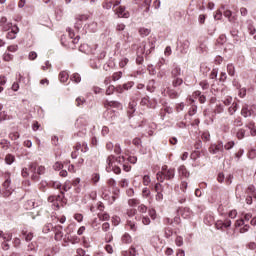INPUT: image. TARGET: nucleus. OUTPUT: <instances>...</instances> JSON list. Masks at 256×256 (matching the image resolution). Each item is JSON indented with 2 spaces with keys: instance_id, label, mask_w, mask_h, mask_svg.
Returning a JSON list of instances; mask_svg holds the SVG:
<instances>
[{
  "instance_id": "obj_30",
  "label": "nucleus",
  "mask_w": 256,
  "mask_h": 256,
  "mask_svg": "<svg viewBox=\"0 0 256 256\" xmlns=\"http://www.w3.org/2000/svg\"><path fill=\"white\" fill-rule=\"evenodd\" d=\"M127 227H129L130 231H137V224L132 219L127 220Z\"/></svg>"
},
{
  "instance_id": "obj_21",
  "label": "nucleus",
  "mask_w": 256,
  "mask_h": 256,
  "mask_svg": "<svg viewBox=\"0 0 256 256\" xmlns=\"http://www.w3.org/2000/svg\"><path fill=\"white\" fill-rule=\"evenodd\" d=\"M59 79L61 83H67V81H69V73L67 71H61Z\"/></svg>"
},
{
  "instance_id": "obj_35",
  "label": "nucleus",
  "mask_w": 256,
  "mask_h": 256,
  "mask_svg": "<svg viewBox=\"0 0 256 256\" xmlns=\"http://www.w3.org/2000/svg\"><path fill=\"white\" fill-rule=\"evenodd\" d=\"M26 205L27 209H35V207H39V204L35 203V200H28Z\"/></svg>"
},
{
  "instance_id": "obj_40",
  "label": "nucleus",
  "mask_w": 256,
  "mask_h": 256,
  "mask_svg": "<svg viewBox=\"0 0 256 256\" xmlns=\"http://www.w3.org/2000/svg\"><path fill=\"white\" fill-rule=\"evenodd\" d=\"M139 33L142 37H147L151 33V30L148 28H140Z\"/></svg>"
},
{
  "instance_id": "obj_20",
  "label": "nucleus",
  "mask_w": 256,
  "mask_h": 256,
  "mask_svg": "<svg viewBox=\"0 0 256 256\" xmlns=\"http://www.w3.org/2000/svg\"><path fill=\"white\" fill-rule=\"evenodd\" d=\"M155 89H157L155 80H150L147 85V91H149V93H155Z\"/></svg>"
},
{
  "instance_id": "obj_27",
  "label": "nucleus",
  "mask_w": 256,
  "mask_h": 256,
  "mask_svg": "<svg viewBox=\"0 0 256 256\" xmlns=\"http://www.w3.org/2000/svg\"><path fill=\"white\" fill-rule=\"evenodd\" d=\"M193 215V212H191V209L189 208H184L182 210V214L181 216L183 217V219H190V217Z\"/></svg>"
},
{
  "instance_id": "obj_50",
  "label": "nucleus",
  "mask_w": 256,
  "mask_h": 256,
  "mask_svg": "<svg viewBox=\"0 0 256 256\" xmlns=\"http://www.w3.org/2000/svg\"><path fill=\"white\" fill-rule=\"evenodd\" d=\"M224 111H225V107L223 105L219 104L216 106L214 113L221 114Z\"/></svg>"
},
{
  "instance_id": "obj_25",
  "label": "nucleus",
  "mask_w": 256,
  "mask_h": 256,
  "mask_svg": "<svg viewBox=\"0 0 256 256\" xmlns=\"http://www.w3.org/2000/svg\"><path fill=\"white\" fill-rule=\"evenodd\" d=\"M183 84V78H172V87L177 89V87H181Z\"/></svg>"
},
{
  "instance_id": "obj_33",
  "label": "nucleus",
  "mask_w": 256,
  "mask_h": 256,
  "mask_svg": "<svg viewBox=\"0 0 256 256\" xmlns=\"http://www.w3.org/2000/svg\"><path fill=\"white\" fill-rule=\"evenodd\" d=\"M104 107H119V102L106 100L104 101Z\"/></svg>"
},
{
  "instance_id": "obj_36",
  "label": "nucleus",
  "mask_w": 256,
  "mask_h": 256,
  "mask_svg": "<svg viewBox=\"0 0 256 256\" xmlns=\"http://www.w3.org/2000/svg\"><path fill=\"white\" fill-rule=\"evenodd\" d=\"M235 147V141H229L225 145H223V150L230 151V149H233Z\"/></svg>"
},
{
  "instance_id": "obj_63",
  "label": "nucleus",
  "mask_w": 256,
  "mask_h": 256,
  "mask_svg": "<svg viewBox=\"0 0 256 256\" xmlns=\"http://www.w3.org/2000/svg\"><path fill=\"white\" fill-rule=\"evenodd\" d=\"M256 157V150L255 149H251L248 153V158L249 159H255Z\"/></svg>"
},
{
  "instance_id": "obj_41",
  "label": "nucleus",
  "mask_w": 256,
  "mask_h": 256,
  "mask_svg": "<svg viewBox=\"0 0 256 256\" xmlns=\"http://www.w3.org/2000/svg\"><path fill=\"white\" fill-rule=\"evenodd\" d=\"M227 71L228 74H230V76L233 77L235 75V66H233V64H228Z\"/></svg>"
},
{
  "instance_id": "obj_16",
  "label": "nucleus",
  "mask_w": 256,
  "mask_h": 256,
  "mask_svg": "<svg viewBox=\"0 0 256 256\" xmlns=\"http://www.w3.org/2000/svg\"><path fill=\"white\" fill-rule=\"evenodd\" d=\"M246 193H247L248 197H253V199H256L255 186H253V185L248 186V188L246 189Z\"/></svg>"
},
{
  "instance_id": "obj_58",
  "label": "nucleus",
  "mask_w": 256,
  "mask_h": 256,
  "mask_svg": "<svg viewBox=\"0 0 256 256\" xmlns=\"http://www.w3.org/2000/svg\"><path fill=\"white\" fill-rule=\"evenodd\" d=\"M148 72L149 75H157V70H155V67H153V65L148 66Z\"/></svg>"
},
{
  "instance_id": "obj_17",
  "label": "nucleus",
  "mask_w": 256,
  "mask_h": 256,
  "mask_svg": "<svg viewBox=\"0 0 256 256\" xmlns=\"http://www.w3.org/2000/svg\"><path fill=\"white\" fill-rule=\"evenodd\" d=\"M178 173L180 177H185V179H188L189 177V171H187V168L185 166H180L178 169Z\"/></svg>"
},
{
  "instance_id": "obj_61",
  "label": "nucleus",
  "mask_w": 256,
  "mask_h": 256,
  "mask_svg": "<svg viewBox=\"0 0 256 256\" xmlns=\"http://www.w3.org/2000/svg\"><path fill=\"white\" fill-rule=\"evenodd\" d=\"M187 187H188V183L185 182V181H182L181 182V185H180V189L183 193H185L187 191Z\"/></svg>"
},
{
  "instance_id": "obj_31",
  "label": "nucleus",
  "mask_w": 256,
  "mask_h": 256,
  "mask_svg": "<svg viewBox=\"0 0 256 256\" xmlns=\"http://www.w3.org/2000/svg\"><path fill=\"white\" fill-rule=\"evenodd\" d=\"M122 243H124V245H129V243H131L133 240L131 239V235L125 233L122 238H121Z\"/></svg>"
},
{
  "instance_id": "obj_29",
  "label": "nucleus",
  "mask_w": 256,
  "mask_h": 256,
  "mask_svg": "<svg viewBox=\"0 0 256 256\" xmlns=\"http://www.w3.org/2000/svg\"><path fill=\"white\" fill-rule=\"evenodd\" d=\"M0 239H3V241H11V239H13V234L0 231Z\"/></svg>"
},
{
  "instance_id": "obj_42",
  "label": "nucleus",
  "mask_w": 256,
  "mask_h": 256,
  "mask_svg": "<svg viewBox=\"0 0 256 256\" xmlns=\"http://www.w3.org/2000/svg\"><path fill=\"white\" fill-rule=\"evenodd\" d=\"M121 77H123V72L119 71V72H115L112 75V80L113 81H119V79H121Z\"/></svg>"
},
{
  "instance_id": "obj_57",
  "label": "nucleus",
  "mask_w": 256,
  "mask_h": 256,
  "mask_svg": "<svg viewBox=\"0 0 256 256\" xmlns=\"http://www.w3.org/2000/svg\"><path fill=\"white\" fill-rule=\"evenodd\" d=\"M115 92V86L111 85L106 89V95H113Z\"/></svg>"
},
{
  "instance_id": "obj_1",
  "label": "nucleus",
  "mask_w": 256,
  "mask_h": 256,
  "mask_svg": "<svg viewBox=\"0 0 256 256\" xmlns=\"http://www.w3.org/2000/svg\"><path fill=\"white\" fill-rule=\"evenodd\" d=\"M157 180L160 181V183H163V181H171V179H175V169L173 168H167V166H163L161 171L156 174Z\"/></svg>"
},
{
  "instance_id": "obj_2",
  "label": "nucleus",
  "mask_w": 256,
  "mask_h": 256,
  "mask_svg": "<svg viewBox=\"0 0 256 256\" xmlns=\"http://www.w3.org/2000/svg\"><path fill=\"white\" fill-rule=\"evenodd\" d=\"M29 171L32 174L31 179L33 181H39V175L45 174L44 166H39V165H37V163H31L29 165Z\"/></svg>"
},
{
  "instance_id": "obj_19",
  "label": "nucleus",
  "mask_w": 256,
  "mask_h": 256,
  "mask_svg": "<svg viewBox=\"0 0 256 256\" xmlns=\"http://www.w3.org/2000/svg\"><path fill=\"white\" fill-rule=\"evenodd\" d=\"M166 93L170 99H177V97H179V92L171 88H167Z\"/></svg>"
},
{
  "instance_id": "obj_6",
  "label": "nucleus",
  "mask_w": 256,
  "mask_h": 256,
  "mask_svg": "<svg viewBox=\"0 0 256 256\" xmlns=\"http://www.w3.org/2000/svg\"><path fill=\"white\" fill-rule=\"evenodd\" d=\"M4 197H9L13 194V188L11 187V178H6L3 183Z\"/></svg>"
},
{
  "instance_id": "obj_18",
  "label": "nucleus",
  "mask_w": 256,
  "mask_h": 256,
  "mask_svg": "<svg viewBox=\"0 0 256 256\" xmlns=\"http://www.w3.org/2000/svg\"><path fill=\"white\" fill-rule=\"evenodd\" d=\"M80 51H84L86 55H95V49H89V45L84 44L80 47Z\"/></svg>"
},
{
  "instance_id": "obj_15",
  "label": "nucleus",
  "mask_w": 256,
  "mask_h": 256,
  "mask_svg": "<svg viewBox=\"0 0 256 256\" xmlns=\"http://www.w3.org/2000/svg\"><path fill=\"white\" fill-rule=\"evenodd\" d=\"M155 191H156V201H161L163 199V194L159 191H162L161 183L155 184Z\"/></svg>"
},
{
  "instance_id": "obj_59",
  "label": "nucleus",
  "mask_w": 256,
  "mask_h": 256,
  "mask_svg": "<svg viewBox=\"0 0 256 256\" xmlns=\"http://www.w3.org/2000/svg\"><path fill=\"white\" fill-rule=\"evenodd\" d=\"M249 225L248 224H244L240 229H239V233H247V231H249Z\"/></svg>"
},
{
  "instance_id": "obj_39",
  "label": "nucleus",
  "mask_w": 256,
  "mask_h": 256,
  "mask_svg": "<svg viewBox=\"0 0 256 256\" xmlns=\"http://www.w3.org/2000/svg\"><path fill=\"white\" fill-rule=\"evenodd\" d=\"M236 137H237V139H244L245 138V129H243V128L238 129V131L236 133Z\"/></svg>"
},
{
  "instance_id": "obj_45",
  "label": "nucleus",
  "mask_w": 256,
  "mask_h": 256,
  "mask_svg": "<svg viewBox=\"0 0 256 256\" xmlns=\"http://www.w3.org/2000/svg\"><path fill=\"white\" fill-rule=\"evenodd\" d=\"M201 137L202 140L206 142L211 140V134L209 133V131L203 132Z\"/></svg>"
},
{
  "instance_id": "obj_23",
  "label": "nucleus",
  "mask_w": 256,
  "mask_h": 256,
  "mask_svg": "<svg viewBox=\"0 0 256 256\" xmlns=\"http://www.w3.org/2000/svg\"><path fill=\"white\" fill-rule=\"evenodd\" d=\"M133 85H134L133 82H128V83L124 84L122 87H118L117 92L118 93H123V89L125 91H129V89H131V87H133Z\"/></svg>"
},
{
  "instance_id": "obj_46",
  "label": "nucleus",
  "mask_w": 256,
  "mask_h": 256,
  "mask_svg": "<svg viewBox=\"0 0 256 256\" xmlns=\"http://www.w3.org/2000/svg\"><path fill=\"white\" fill-rule=\"evenodd\" d=\"M5 161L7 165H11L15 161V157L11 154L6 155Z\"/></svg>"
},
{
  "instance_id": "obj_24",
  "label": "nucleus",
  "mask_w": 256,
  "mask_h": 256,
  "mask_svg": "<svg viewBox=\"0 0 256 256\" xmlns=\"http://www.w3.org/2000/svg\"><path fill=\"white\" fill-rule=\"evenodd\" d=\"M237 109H239V104H237V102H233L228 108L229 115H235V113H237Z\"/></svg>"
},
{
  "instance_id": "obj_48",
  "label": "nucleus",
  "mask_w": 256,
  "mask_h": 256,
  "mask_svg": "<svg viewBox=\"0 0 256 256\" xmlns=\"http://www.w3.org/2000/svg\"><path fill=\"white\" fill-rule=\"evenodd\" d=\"M248 129H250L251 135H252L253 137H255V136H256V126H255V124L250 123V124L248 125Z\"/></svg>"
},
{
  "instance_id": "obj_34",
  "label": "nucleus",
  "mask_w": 256,
  "mask_h": 256,
  "mask_svg": "<svg viewBox=\"0 0 256 256\" xmlns=\"http://www.w3.org/2000/svg\"><path fill=\"white\" fill-rule=\"evenodd\" d=\"M124 256H137V250L135 248L131 247L129 251L122 252Z\"/></svg>"
},
{
  "instance_id": "obj_3",
  "label": "nucleus",
  "mask_w": 256,
  "mask_h": 256,
  "mask_svg": "<svg viewBox=\"0 0 256 256\" xmlns=\"http://www.w3.org/2000/svg\"><path fill=\"white\" fill-rule=\"evenodd\" d=\"M115 161V156L111 155L108 156L106 163V171L107 173H111V171H113L116 175H119V173H121V167L119 166H113V162Z\"/></svg>"
},
{
  "instance_id": "obj_37",
  "label": "nucleus",
  "mask_w": 256,
  "mask_h": 256,
  "mask_svg": "<svg viewBox=\"0 0 256 256\" xmlns=\"http://www.w3.org/2000/svg\"><path fill=\"white\" fill-rule=\"evenodd\" d=\"M70 79L74 83H81V75H79V73H74Z\"/></svg>"
},
{
  "instance_id": "obj_55",
  "label": "nucleus",
  "mask_w": 256,
  "mask_h": 256,
  "mask_svg": "<svg viewBox=\"0 0 256 256\" xmlns=\"http://www.w3.org/2000/svg\"><path fill=\"white\" fill-rule=\"evenodd\" d=\"M9 137L12 141H17L19 139V132L10 133Z\"/></svg>"
},
{
  "instance_id": "obj_26",
  "label": "nucleus",
  "mask_w": 256,
  "mask_h": 256,
  "mask_svg": "<svg viewBox=\"0 0 256 256\" xmlns=\"http://www.w3.org/2000/svg\"><path fill=\"white\" fill-rule=\"evenodd\" d=\"M19 32V28H14L11 31H9L6 35L7 39H15L17 37V33Z\"/></svg>"
},
{
  "instance_id": "obj_12",
  "label": "nucleus",
  "mask_w": 256,
  "mask_h": 256,
  "mask_svg": "<svg viewBox=\"0 0 256 256\" xmlns=\"http://www.w3.org/2000/svg\"><path fill=\"white\" fill-rule=\"evenodd\" d=\"M116 15H118V17H124V19H129V12L125 11V7L122 6L116 10Z\"/></svg>"
},
{
  "instance_id": "obj_4",
  "label": "nucleus",
  "mask_w": 256,
  "mask_h": 256,
  "mask_svg": "<svg viewBox=\"0 0 256 256\" xmlns=\"http://www.w3.org/2000/svg\"><path fill=\"white\" fill-rule=\"evenodd\" d=\"M140 105L148 109H155L157 107V99H151L149 96H145L141 99Z\"/></svg>"
},
{
  "instance_id": "obj_38",
  "label": "nucleus",
  "mask_w": 256,
  "mask_h": 256,
  "mask_svg": "<svg viewBox=\"0 0 256 256\" xmlns=\"http://www.w3.org/2000/svg\"><path fill=\"white\" fill-rule=\"evenodd\" d=\"M139 199H136V198H132V199H129L128 200V205L130 207H137V205H139Z\"/></svg>"
},
{
  "instance_id": "obj_13",
  "label": "nucleus",
  "mask_w": 256,
  "mask_h": 256,
  "mask_svg": "<svg viewBox=\"0 0 256 256\" xmlns=\"http://www.w3.org/2000/svg\"><path fill=\"white\" fill-rule=\"evenodd\" d=\"M223 15L229 20L230 23H235V21H237V17L232 16L233 12H231V10H224Z\"/></svg>"
},
{
  "instance_id": "obj_64",
  "label": "nucleus",
  "mask_w": 256,
  "mask_h": 256,
  "mask_svg": "<svg viewBox=\"0 0 256 256\" xmlns=\"http://www.w3.org/2000/svg\"><path fill=\"white\" fill-rule=\"evenodd\" d=\"M200 53H205L207 51V44L201 43L199 46Z\"/></svg>"
},
{
  "instance_id": "obj_8",
  "label": "nucleus",
  "mask_w": 256,
  "mask_h": 256,
  "mask_svg": "<svg viewBox=\"0 0 256 256\" xmlns=\"http://www.w3.org/2000/svg\"><path fill=\"white\" fill-rule=\"evenodd\" d=\"M231 226V220L226 219L225 221L223 220H218L215 223V227L216 229H220L221 231H223V229H228V227Z\"/></svg>"
},
{
  "instance_id": "obj_52",
  "label": "nucleus",
  "mask_w": 256,
  "mask_h": 256,
  "mask_svg": "<svg viewBox=\"0 0 256 256\" xmlns=\"http://www.w3.org/2000/svg\"><path fill=\"white\" fill-rule=\"evenodd\" d=\"M175 243H176L177 247H183V237L177 236L175 239Z\"/></svg>"
},
{
  "instance_id": "obj_62",
  "label": "nucleus",
  "mask_w": 256,
  "mask_h": 256,
  "mask_svg": "<svg viewBox=\"0 0 256 256\" xmlns=\"http://www.w3.org/2000/svg\"><path fill=\"white\" fill-rule=\"evenodd\" d=\"M99 179H101V176H100L99 174L94 173V174L92 175V181H93V183H99Z\"/></svg>"
},
{
  "instance_id": "obj_49",
  "label": "nucleus",
  "mask_w": 256,
  "mask_h": 256,
  "mask_svg": "<svg viewBox=\"0 0 256 256\" xmlns=\"http://www.w3.org/2000/svg\"><path fill=\"white\" fill-rule=\"evenodd\" d=\"M242 191H243V186L237 185V186H236V197H237L238 199H241V196H242L241 192H242Z\"/></svg>"
},
{
  "instance_id": "obj_14",
  "label": "nucleus",
  "mask_w": 256,
  "mask_h": 256,
  "mask_svg": "<svg viewBox=\"0 0 256 256\" xmlns=\"http://www.w3.org/2000/svg\"><path fill=\"white\" fill-rule=\"evenodd\" d=\"M22 237H23V239H24L27 243H29V241H33L34 235H33V232H29V231H27V230H22Z\"/></svg>"
},
{
  "instance_id": "obj_10",
  "label": "nucleus",
  "mask_w": 256,
  "mask_h": 256,
  "mask_svg": "<svg viewBox=\"0 0 256 256\" xmlns=\"http://www.w3.org/2000/svg\"><path fill=\"white\" fill-rule=\"evenodd\" d=\"M53 231L55 233V241H61L63 239V226L57 225L53 228Z\"/></svg>"
},
{
  "instance_id": "obj_43",
  "label": "nucleus",
  "mask_w": 256,
  "mask_h": 256,
  "mask_svg": "<svg viewBox=\"0 0 256 256\" xmlns=\"http://www.w3.org/2000/svg\"><path fill=\"white\" fill-rule=\"evenodd\" d=\"M98 218L100 221H109L110 216L107 213H99Z\"/></svg>"
},
{
  "instance_id": "obj_53",
  "label": "nucleus",
  "mask_w": 256,
  "mask_h": 256,
  "mask_svg": "<svg viewBox=\"0 0 256 256\" xmlns=\"http://www.w3.org/2000/svg\"><path fill=\"white\" fill-rule=\"evenodd\" d=\"M30 175L32 176L33 174L31 173V170H29V167L22 170V177H29Z\"/></svg>"
},
{
  "instance_id": "obj_5",
  "label": "nucleus",
  "mask_w": 256,
  "mask_h": 256,
  "mask_svg": "<svg viewBox=\"0 0 256 256\" xmlns=\"http://www.w3.org/2000/svg\"><path fill=\"white\" fill-rule=\"evenodd\" d=\"M241 115L244 117H255L256 115L255 106L244 105L241 110Z\"/></svg>"
},
{
  "instance_id": "obj_54",
  "label": "nucleus",
  "mask_w": 256,
  "mask_h": 256,
  "mask_svg": "<svg viewBox=\"0 0 256 256\" xmlns=\"http://www.w3.org/2000/svg\"><path fill=\"white\" fill-rule=\"evenodd\" d=\"M200 87L205 91L207 89H209V82H207L206 80H203L200 82Z\"/></svg>"
},
{
  "instance_id": "obj_7",
  "label": "nucleus",
  "mask_w": 256,
  "mask_h": 256,
  "mask_svg": "<svg viewBox=\"0 0 256 256\" xmlns=\"http://www.w3.org/2000/svg\"><path fill=\"white\" fill-rule=\"evenodd\" d=\"M212 155H217V153H223V141H218L216 144H212L209 148Z\"/></svg>"
},
{
  "instance_id": "obj_51",
  "label": "nucleus",
  "mask_w": 256,
  "mask_h": 256,
  "mask_svg": "<svg viewBox=\"0 0 256 256\" xmlns=\"http://www.w3.org/2000/svg\"><path fill=\"white\" fill-rule=\"evenodd\" d=\"M243 153H245V150H243V149H239V150L235 153V159H236V161H239V159H241V157H243Z\"/></svg>"
},
{
  "instance_id": "obj_9",
  "label": "nucleus",
  "mask_w": 256,
  "mask_h": 256,
  "mask_svg": "<svg viewBox=\"0 0 256 256\" xmlns=\"http://www.w3.org/2000/svg\"><path fill=\"white\" fill-rule=\"evenodd\" d=\"M63 199V196L56 195V196H50L48 197L49 203H52L53 209H59V201Z\"/></svg>"
},
{
  "instance_id": "obj_56",
  "label": "nucleus",
  "mask_w": 256,
  "mask_h": 256,
  "mask_svg": "<svg viewBox=\"0 0 256 256\" xmlns=\"http://www.w3.org/2000/svg\"><path fill=\"white\" fill-rule=\"evenodd\" d=\"M248 31H249V34L250 35H255L256 33V29H255V26H253V24H248Z\"/></svg>"
},
{
  "instance_id": "obj_47",
  "label": "nucleus",
  "mask_w": 256,
  "mask_h": 256,
  "mask_svg": "<svg viewBox=\"0 0 256 256\" xmlns=\"http://www.w3.org/2000/svg\"><path fill=\"white\" fill-rule=\"evenodd\" d=\"M152 1L153 0H144L143 6L146 7L145 10H144L145 13H149V9L151 7V2Z\"/></svg>"
},
{
  "instance_id": "obj_28",
  "label": "nucleus",
  "mask_w": 256,
  "mask_h": 256,
  "mask_svg": "<svg viewBox=\"0 0 256 256\" xmlns=\"http://www.w3.org/2000/svg\"><path fill=\"white\" fill-rule=\"evenodd\" d=\"M137 106V103L135 102H132V103H129V106H128V117H133V113H135V107Z\"/></svg>"
},
{
  "instance_id": "obj_11",
  "label": "nucleus",
  "mask_w": 256,
  "mask_h": 256,
  "mask_svg": "<svg viewBox=\"0 0 256 256\" xmlns=\"http://www.w3.org/2000/svg\"><path fill=\"white\" fill-rule=\"evenodd\" d=\"M181 78V67L174 66V68L171 71V79H177Z\"/></svg>"
},
{
  "instance_id": "obj_32",
  "label": "nucleus",
  "mask_w": 256,
  "mask_h": 256,
  "mask_svg": "<svg viewBox=\"0 0 256 256\" xmlns=\"http://www.w3.org/2000/svg\"><path fill=\"white\" fill-rule=\"evenodd\" d=\"M164 237L166 239H171V237H173V228H169V227L165 228L164 229Z\"/></svg>"
},
{
  "instance_id": "obj_22",
  "label": "nucleus",
  "mask_w": 256,
  "mask_h": 256,
  "mask_svg": "<svg viewBox=\"0 0 256 256\" xmlns=\"http://www.w3.org/2000/svg\"><path fill=\"white\" fill-rule=\"evenodd\" d=\"M190 45L191 42L189 40H184L181 44V53H187V51H189Z\"/></svg>"
},
{
  "instance_id": "obj_60",
  "label": "nucleus",
  "mask_w": 256,
  "mask_h": 256,
  "mask_svg": "<svg viewBox=\"0 0 256 256\" xmlns=\"http://www.w3.org/2000/svg\"><path fill=\"white\" fill-rule=\"evenodd\" d=\"M113 7V1L112 0H110L109 2H105L104 4H103V9H111Z\"/></svg>"
},
{
  "instance_id": "obj_44",
  "label": "nucleus",
  "mask_w": 256,
  "mask_h": 256,
  "mask_svg": "<svg viewBox=\"0 0 256 256\" xmlns=\"http://www.w3.org/2000/svg\"><path fill=\"white\" fill-rule=\"evenodd\" d=\"M126 215L131 219L132 217H135L137 215V210L136 209H128L126 211Z\"/></svg>"
}]
</instances>
